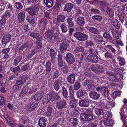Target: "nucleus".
<instances>
[{
    "instance_id": "nucleus-1",
    "label": "nucleus",
    "mask_w": 127,
    "mask_h": 127,
    "mask_svg": "<svg viewBox=\"0 0 127 127\" xmlns=\"http://www.w3.org/2000/svg\"><path fill=\"white\" fill-rule=\"evenodd\" d=\"M83 86L85 87L88 90L90 91L94 90L96 88V86L91 80L87 79L83 82Z\"/></svg>"
},
{
    "instance_id": "nucleus-2",
    "label": "nucleus",
    "mask_w": 127,
    "mask_h": 127,
    "mask_svg": "<svg viewBox=\"0 0 127 127\" xmlns=\"http://www.w3.org/2000/svg\"><path fill=\"white\" fill-rule=\"evenodd\" d=\"M39 10V6L37 5H35L27 8L26 10V11L29 13L31 15L33 16L36 15Z\"/></svg>"
},
{
    "instance_id": "nucleus-3",
    "label": "nucleus",
    "mask_w": 127,
    "mask_h": 127,
    "mask_svg": "<svg viewBox=\"0 0 127 127\" xmlns=\"http://www.w3.org/2000/svg\"><path fill=\"white\" fill-rule=\"evenodd\" d=\"M74 36L78 40L83 41L87 40L88 38V36L86 34L80 32H77L74 34Z\"/></svg>"
},
{
    "instance_id": "nucleus-4",
    "label": "nucleus",
    "mask_w": 127,
    "mask_h": 127,
    "mask_svg": "<svg viewBox=\"0 0 127 127\" xmlns=\"http://www.w3.org/2000/svg\"><path fill=\"white\" fill-rule=\"evenodd\" d=\"M69 42V41L66 39H63L61 41L60 48V51L64 53L66 51Z\"/></svg>"
},
{
    "instance_id": "nucleus-5",
    "label": "nucleus",
    "mask_w": 127,
    "mask_h": 127,
    "mask_svg": "<svg viewBox=\"0 0 127 127\" xmlns=\"http://www.w3.org/2000/svg\"><path fill=\"white\" fill-rule=\"evenodd\" d=\"M91 68L93 71L98 74L103 73L104 72L103 67L97 64L92 65Z\"/></svg>"
},
{
    "instance_id": "nucleus-6",
    "label": "nucleus",
    "mask_w": 127,
    "mask_h": 127,
    "mask_svg": "<svg viewBox=\"0 0 127 127\" xmlns=\"http://www.w3.org/2000/svg\"><path fill=\"white\" fill-rule=\"evenodd\" d=\"M109 80L111 81L118 82L121 81L123 78L122 75L120 74L116 75L114 74L110 75L109 77Z\"/></svg>"
},
{
    "instance_id": "nucleus-7",
    "label": "nucleus",
    "mask_w": 127,
    "mask_h": 127,
    "mask_svg": "<svg viewBox=\"0 0 127 127\" xmlns=\"http://www.w3.org/2000/svg\"><path fill=\"white\" fill-rule=\"evenodd\" d=\"M65 59L67 63L68 64H72L75 62V57L73 54L71 53H68L66 54Z\"/></svg>"
},
{
    "instance_id": "nucleus-8",
    "label": "nucleus",
    "mask_w": 127,
    "mask_h": 127,
    "mask_svg": "<svg viewBox=\"0 0 127 127\" xmlns=\"http://www.w3.org/2000/svg\"><path fill=\"white\" fill-rule=\"evenodd\" d=\"M99 58L96 55H93V54H90L88 56L87 59L89 61L94 63H97L99 61Z\"/></svg>"
},
{
    "instance_id": "nucleus-9",
    "label": "nucleus",
    "mask_w": 127,
    "mask_h": 127,
    "mask_svg": "<svg viewBox=\"0 0 127 127\" xmlns=\"http://www.w3.org/2000/svg\"><path fill=\"white\" fill-rule=\"evenodd\" d=\"M37 103L33 102L31 103L25 107L26 110L28 111H32L34 110L38 106Z\"/></svg>"
},
{
    "instance_id": "nucleus-10",
    "label": "nucleus",
    "mask_w": 127,
    "mask_h": 127,
    "mask_svg": "<svg viewBox=\"0 0 127 127\" xmlns=\"http://www.w3.org/2000/svg\"><path fill=\"white\" fill-rule=\"evenodd\" d=\"M61 78H59L54 83L53 86L55 90L57 91L61 88V84L62 82Z\"/></svg>"
},
{
    "instance_id": "nucleus-11",
    "label": "nucleus",
    "mask_w": 127,
    "mask_h": 127,
    "mask_svg": "<svg viewBox=\"0 0 127 127\" xmlns=\"http://www.w3.org/2000/svg\"><path fill=\"white\" fill-rule=\"evenodd\" d=\"M78 104L81 107H87L89 106L90 102L88 100L81 99L79 100Z\"/></svg>"
},
{
    "instance_id": "nucleus-12",
    "label": "nucleus",
    "mask_w": 127,
    "mask_h": 127,
    "mask_svg": "<svg viewBox=\"0 0 127 127\" xmlns=\"http://www.w3.org/2000/svg\"><path fill=\"white\" fill-rule=\"evenodd\" d=\"M73 7V5L72 4L70 3H66L64 7L63 11L68 13L70 12Z\"/></svg>"
},
{
    "instance_id": "nucleus-13",
    "label": "nucleus",
    "mask_w": 127,
    "mask_h": 127,
    "mask_svg": "<svg viewBox=\"0 0 127 127\" xmlns=\"http://www.w3.org/2000/svg\"><path fill=\"white\" fill-rule=\"evenodd\" d=\"M54 29L52 28V30H48L45 33V36L47 37L48 39L50 40L52 39L54 33L53 30Z\"/></svg>"
},
{
    "instance_id": "nucleus-14",
    "label": "nucleus",
    "mask_w": 127,
    "mask_h": 127,
    "mask_svg": "<svg viewBox=\"0 0 127 127\" xmlns=\"http://www.w3.org/2000/svg\"><path fill=\"white\" fill-rule=\"evenodd\" d=\"M50 54L51 58L50 60L52 63H54L55 61V58L56 56V52L53 49L51 48L50 50Z\"/></svg>"
},
{
    "instance_id": "nucleus-15",
    "label": "nucleus",
    "mask_w": 127,
    "mask_h": 127,
    "mask_svg": "<svg viewBox=\"0 0 127 127\" xmlns=\"http://www.w3.org/2000/svg\"><path fill=\"white\" fill-rule=\"evenodd\" d=\"M53 96V95L51 94H48L46 95L42 100L43 104H47L49 102Z\"/></svg>"
},
{
    "instance_id": "nucleus-16",
    "label": "nucleus",
    "mask_w": 127,
    "mask_h": 127,
    "mask_svg": "<svg viewBox=\"0 0 127 127\" xmlns=\"http://www.w3.org/2000/svg\"><path fill=\"white\" fill-rule=\"evenodd\" d=\"M66 105V103L64 100L59 101L56 103L57 107L59 109L65 108Z\"/></svg>"
},
{
    "instance_id": "nucleus-17",
    "label": "nucleus",
    "mask_w": 127,
    "mask_h": 127,
    "mask_svg": "<svg viewBox=\"0 0 127 127\" xmlns=\"http://www.w3.org/2000/svg\"><path fill=\"white\" fill-rule=\"evenodd\" d=\"M75 21L80 26H83L85 23L84 18L81 16H79L77 18H75Z\"/></svg>"
},
{
    "instance_id": "nucleus-18",
    "label": "nucleus",
    "mask_w": 127,
    "mask_h": 127,
    "mask_svg": "<svg viewBox=\"0 0 127 127\" xmlns=\"http://www.w3.org/2000/svg\"><path fill=\"white\" fill-rule=\"evenodd\" d=\"M33 43V40L28 41L26 43L23 44L20 47V49L23 50L25 48L28 47L30 48L32 47Z\"/></svg>"
},
{
    "instance_id": "nucleus-19",
    "label": "nucleus",
    "mask_w": 127,
    "mask_h": 127,
    "mask_svg": "<svg viewBox=\"0 0 127 127\" xmlns=\"http://www.w3.org/2000/svg\"><path fill=\"white\" fill-rule=\"evenodd\" d=\"M76 74L71 73L67 77V82L70 84H73L75 81V77Z\"/></svg>"
},
{
    "instance_id": "nucleus-20",
    "label": "nucleus",
    "mask_w": 127,
    "mask_h": 127,
    "mask_svg": "<svg viewBox=\"0 0 127 127\" xmlns=\"http://www.w3.org/2000/svg\"><path fill=\"white\" fill-rule=\"evenodd\" d=\"M11 37V35L9 34L4 35L2 38L1 41L2 44H4L9 42L10 40Z\"/></svg>"
},
{
    "instance_id": "nucleus-21",
    "label": "nucleus",
    "mask_w": 127,
    "mask_h": 127,
    "mask_svg": "<svg viewBox=\"0 0 127 127\" xmlns=\"http://www.w3.org/2000/svg\"><path fill=\"white\" fill-rule=\"evenodd\" d=\"M30 35L33 38H36L37 40H42L43 38L41 35L39 33L32 32L30 33Z\"/></svg>"
},
{
    "instance_id": "nucleus-22",
    "label": "nucleus",
    "mask_w": 127,
    "mask_h": 127,
    "mask_svg": "<svg viewBox=\"0 0 127 127\" xmlns=\"http://www.w3.org/2000/svg\"><path fill=\"white\" fill-rule=\"evenodd\" d=\"M101 92L102 95L105 96H108L110 94L109 90L106 87L104 86L101 87Z\"/></svg>"
},
{
    "instance_id": "nucleus-23",
    "label": "nucleus",
    "mask_w": 127,
    "mask_h": 127,
    "mask_svg": "<svg viewBox=\"0 0 127 127\" xmlns=\"http://www.w3.org/2000/svg\"><path fill=\"white\" fill-rule=\"evenodd\" d=\"M89 95L91 98L95 99L98 100L100 97V95L96 92H91L89 94Z\"/></svg>"
},
{
    "instance_id": "nucleus-24",
    "label": "nucleus",
    "mask_w": 127,
    "mask_h": 127,
    "mask_svg": "<svg viewBox=\"0 0 127 127\" xmlns=\"http://www.w3.org/2000/svg\"><path fill=\"white\" fill-rule=\"evenodd\" d=\"M46 120L44 117L41 118L39 120L38 125L40 127H44L46 126Z\"/></svg>"
},
{
    "instance_id": "nucleus-25",
    "label": "nucleus",
    "mask_w": 127,
    "mask_h": 127,
    "mask_svg": "<svg viewBox=\"0 0 127 127\" xmlns=\"http://www.w3.org/2000/svg\"><path fill=\"white\" fill-rule=\"evenodd\" d=\"M63 56L61 53H59L58 55V61L59 66L62 67L63 66Z\"/></svg>"
},
{
    "instance_id": "nucleus-26",
    "label": "nucleus",
    "mask_w": 127,
    "mask_h": 127,
    "mask_svg": "<svg viewBox=\"0 0 127 127\" xmlns=\"http://www.w3.org/2000/svg\"><path fill=\"white\" fill-rule=\"evenodd\" d=\"M53 1L54 0H44V3L48 8H50L53 6Z\"/></svg>"
},
{
    "instance_id": "nucleus-27",
    "label": "nucleus",
    "mask_w": 127,
    "mask_h": 127,
    "mask_svg": "<svg viewBox=\"0 0 127 127\" xmlns=\"http://www.w3.org/2000/svg\"><path fill=\"white\" fill-rule=\"evenodd\" d=\"M114 121L111 119H107L103 121V124L107 126H111L113 124Z\"/></svg>"
},
{
    "instance_id": "nucleus-28",
    "label": "nucleus",
    "mask_w": 127,
    "mask_h": 127,
    "mask_svg": "<svg viewBox=\"0 0 127 127\" xmlns=\"http://www.w3.org/2000/svg\"><path fill=\"white\" fill-rule=\"evenodd\" d=\"M10 49L8 48L6 49H3L2 50L1 52L2 54H4V56L3 57V58L5 59L9 57V55H8V53L10 51Z\"/></svg>"
},
{
    "instance_id": "nucleus-29",
    "label": "nucleus",
    "mask_w": 127,
    "mask_h": 127,
    "mask_svg": "<svg viewBox=\"0 0 127 127\" xmlns=\"http://www.w3.org/2000/svg\"><path fill=\"white\" fill-rule=\"evenodd\" d=\"M26 81L24 78L23 77L21 78L19 80H17L16 81L15 84L21 86H22Z\"/></svg>"
},
{
    "instance_id": "nucleus-30",
    "label": "nucleus",
    "mask_w": 127,
    "mask_h": 127,
    "mask_svg": "<svg viewBox=\"0 0 127 127\" xmlns=\"http://www.w3.org/2000/svg\"><path fill=\"white\" fill-rule=\"evenodd\" d=\"M89 31L94 34H98L99 31L98 29L93 27H89L88 28Z\"/></svg>"
},
{
    "instance_id": "nucleus-31",
    "label": "nucleus",
    "mask_w": 127,
    "mask_h": 127,
    "mask_svg": "<svg viewBox=\"0 0 127 127\" xmlns=\"http://www.w3.org/2000/svg\"><path fill=\"white\" fill-rule=\"evenodd\" d=\"M25 16L24 12H21L18 14V19L19 22H21L24 21Z\"/></svg>"
},
{
    "instance_id": "nucleus-32",
    "label": "nucleus",
    "mask_w": 127,
    "mask_h": 127,
    "mask_svg": "<svg viewBox=\"0 0 127 127\" xmlns=\"http://www.w3.org/2000/svg\"><path fill=\"white\" fill-rule=\"evenodd\" d=\"M67 22L68 24V27L71 28L74 26V23L72 18L68 17L67 19Z\"/></svg>"
},
{
    "instance_id": "nucleus-33",
    "label": "nucleus",
    "mask_w": 127,
    "mask_h": 127,
    "mask_svg": "<svg viewBox=\"0 0 127 127\" xmlns=\"http://www.w3.org/2000/svg\"><path fill=\"white\" fill-rule=\"evenodd\" d=\"M106 12L107 14L111 17H113L114 15V13L112 9L109 7H107L106 10Z\"/></svg>"
},
{
    "instance_id": "nucleus-34",
    "label": "nucleus",
    "mask_w": 127,
    "mask_h": 127,
    "mask_svg": "<svg viewBox=\"0 0 127 127\" xmlns=\"http://www.w3.org/2000/svg\"><path fill=\"white\" fill-rule=\"evenodd\" d=\"M107 104L106 105V107L107 109H109L110 108L114 107L115 106V102L113 100L110 102L109 101H107Z\"/></svg>"
},
{
    "instance_id": "nucleus-35",
    "label": "nucleus",
    "mask_w": 127,
    "mask_h": 127,
    "mask_svg": "<svg viewBox=\"0 0 127 127\" xmlns=\"http://www.w3.org/2000/svg\"><path fill=\"white\" fill-rule=\"evenodd\" d=\"M94 39L96 41L102 42L103 41V37L100 35H94Z\"/></svg>"
},
{
    "instance_id": "nucleus-36",
    "label": "nucleus",
    "mask_w": 127,
    "mask_h": 127,
    "mask_svg": "<svg viewBox=\"0 0 127 127\" xmlns=\"http://www.w3.org/2000/svg\"><path fill=\"white\" fill-rule=\"evenodd\" d=\"M53 109L50 106H49L47 107L46 111V114L47 116H50L52 112Z\"/></svg>"
},
{
    "instance_id": "nucleus-37",
    "label": "nucleus",
    "mask_w": 127,
    "mask_h": 127,
    "mask_svg": "<svg viewBox=\"0 0 127 127\" xmlns=\"http://www.w3.org/2000/svg\"><path fill=\"white\" fill-rule=\"evenodd\" d=\"M65 16L62 14L59 15L57 17V19L58 21L62 22H64L65 20Z\"/></svg>"
},
{
    "instance_id": "nucleus-38",
    "label": "nucleus",
    "mask_w": 127,
    "mask_h": 127,
    "mask_svg": "<svg viewBox=\"0 0 127 127\" xmlns=\"http://www.w3.org/2000/svg\"><path fill=\"white\" fill-rule=\"evenodd\" d=\"M51 62L50 61H48L46 63V71L48 73L50 72L51 71Z\"/></svg>"
},
{
    "instance_id": "nucleus-39",
    "label": "nucleus",
    "mask_w": 127,
    "mask_h": 127,
    "mask_svg": "<svg viewBox=\"0 0 127 127\" xmlns=\"http://www.w3.org/2000/svg\"><path fill=\"white\" fill-rule=\"evenodd\" d=\"M83 47L76 45L75 49L74 50V51L75 53H79L80 52H82L83 51Z\"/></svg>"
},
{
    "instance_id": "nucleus-40",
    "label": "nucleus",
    "mask_w": 127,
    "mask_h": 127,
    "mask_svg": "<svg viewBox=\"0 0 127 127\" xmlns=\"http://www.w3.org/2000/svg\"><path fill=\"white\" fill-rule=\"evenodd\" d=\"M81 86V85L80 83L78 82H77L74 84L73 86L74 90L75 91H77L80 88Z\"/></svg>"
},
{
    "instance_id": "nucleus-41",
    "label": "nucleus",
    "mask_w": 127,
    "mask_h": 127,
    "mask_svg": "<svg viewBox=\"0 0 127 127\" xmlns=\"http://www.w3.org/2000/svg\"><path fill=\"white\" fill-rule=\"evenodd\" d=\"M95 112L97 115H103L104 114L103 110L101 109H97L95 110Z\"/></svg>"
},
{
    "instance_id": "nucleus-42",
    "label": "nucleus",
    "mask_w": 127,
    "mask_h": 127,
    "mask_svg": "<svg viewBox=\"0 0 127 127\" xmlns=\"http://www.w3.org/2000/svg\"><path fill=\"white\" fill-rule=\"evenodd\" d=\"M26 20L29 22L33 24L35 23V21L34 19L31 16H28L27 17Z\"/></svg>"
},
{
    "instance_id": "nucleus-43",
    "label": "nucleus",
    "mask_w": 127,
    "mask_h": 127,
    "mask_svg": "<svg viewBox=\"0 0 127 127\" xmlns=\"http://www.w3.org/2000/svg\"><path fill=\"white\" fill-rule=\"evenodd\" d=\"M60 28L62 32L65 33L68 31L67 27L64 24H62L60 25Z\"/></svg>"
},
{
    "instance_id": "nucleus-44",
    "label": "nucleus",
    "mask_w": 127,
    "mask_h": 127,
    "mask_svg": "<svg viewBox=\"0 0 127 127\" xmlns=\"http://www.w3.org/2000/svg\"><path fill=\"white\" fill-rule=\"evenodd\" d=\"M103 36L105 39L109 40H112V38L110 34L108 32H104L103 34Z\"/></svg>"
},
{
    "instance_id": "nucleus-45",
    "label": "nucleus",
    "mask_w": 127,
    "mask_h": 127,
    "mask_svg": "<svg viewBox=\"0 0 127 127\" xmlns=\"http://www.w3.org/2000/svg\"><path fill=\"white\" fill-rule=\"evenodd\" d=\"M77 104V102L76 101L71 100L69 104L71 108H75L76 107Z\"/></svg>"
},
{
    "instance_id": "nucleus-46",
    "label": "nucleus",
    "mask_w": 127,
    "mask_h": 127,
    "mask_svg": "<svg viewBox=\"0 0 127 127\" xmlns=\"http://www.w3.org/2000/svg\"><path fill=\"white\" fill-rule=\"evenodd\" d=\"M34 96V98L35 100H39L41 99L42 97V95L41 93H39L35 94Z\"/></svg>"
},
{
    "instance_id": "nucleus-47",
    "label": "nucleus",
    "mask_w": 127,
    "mask_h": 127,
    "mask_svg": "<svg viewBox=\"0 0 127 127\" xmlns=\"http://www.w3.org/2000/svg\"><path fill=\"white\" fill-rule=\"evenodd\" d=\"M60 74V73L59 70L56 69V70H55V71L54 73L53 76L52 77V79L54 80L56 78L58 77L59 76Z\"/></svg>"
},
{
    "instance_id": "nucleus-48",
    "label": "nucleus",
    "mask_w": 127,
    "mask_h": 127,
    "mask_svg": "<svg viewBox=\"0 0 127 127\" xmlns=\"http://www.w3.org/2000/svg\"><path fill=\"white\" fill-rule=\"evenodd\" d=\"M93 19L95 20L101 21L102 19V17L99 15H95L92 16Z\"/></svg>"
},
{
    "instance_id": "nucleus-49",
    "label": "nucleus",
    "mask_w": 127,
    "mask_h": 127,
    "mask_svg": "<svg viewBox=\"0 0 127 127\" xmlns=\"http://www.w3.org/2000/svg\"><path fill=\"white\" fill-rule=\"evenodd\" d=\"M84 93L82 90H79L77 92L76 95L78 97H82L84 95Z\"/></svg>"
},
{
    "instance_id": "nucleus-50",
    "label": "nucleus",
    "mask_w": 127,
    "mask_h": 127,
    "mask_svg": "<svg viewBox=\"0 0 127 127\" xmlns=\"http://www.w3.org/2000/svg\"><path fill=\"white\" fill-rule=\"evenodd\" d=\"M62 94L65 97H67L68 95V92L66 88L64 87H62Z\"/></svg>"
},
{
    "instance_id": "nucleus-51",
    "label": "nucleus",
    "mask_w": 127,
    "mask_h": 127,
    "mask_svg": "<svg viewBox=\"0 0 127 127\" xmlns=\"http://www.w3.org/2000/svg\"><path fill=\"white\" fill-rule=\"evenodd\" d=\"M42 40H37L36 41V43L37 45V49L38 50H40L41 48V47H42V43L40 42Z\"/></svg>"
},
{
    "instance_id": "nucleus-52",
    "label": "nucleus",
    "mask_w": 127,
    "mask_h": 127,
    "mask_svg": "<svg viewBox=\"0 0 127 127\" xmlns=\"http://www.w3.org/2000/svg\"><path fill=\"white\" fill-rule=\"evenodd\" d=\"M105 51L104 56L106 58H112V55L108 52L107 50H104Z\"/></svg>"
},
{
    "instance_id": "nucleus-53",
    "label": "nucleus",
    "mask_w": 127,
    "mask_h": 127,
    "mask_svg": "<svg viewBox=\"0 0 127 127\" xmlns=\"http://www.w3.org/2000/svg\"><path fill=\"white\" fill-rule=\"evenodd\" d=\"M21 86H19L15 84L13 86V90L15 92H17L21 89Z\"/></svg>"
},
{
    "instance_id": "nucleus-54",
    "label": "nucleus",
    "mask_w": 127,
    "mask_h": 127,
    "mask_svg": "<svg viewBox=\"0 0 127 127\" xmlns=\"http://www.w3.org/2000/svg\"><path fill=\"white\" fill-rule=\"evenodd\" d=\"M7 19L4 17H2V18L0 20V25L3 27L4 25H5L6 23V20Z\"/></svg>"
},
{
    "instance_id": "nucleus-55",
    "label": "nucleus",
    "mask_w": 127,
    "mask_h": 127,
    "mask_svg": "<svg viewBox=\"0 0 127 127\" xmlns=\"http://www.w3.org/2000/svg\"><path fill=\"white\" fill-rule=\"evenodd\" d=\"M99 5L101 7H105L108 6V3L104 1H99Z\"/></svg>"
},
{
    "instance_id": "nucleus-56",
    "label": "nucleus",
    "mask_w": 127,
    "mask_h": 127,
    "mask_svg": "<svg viewBox=\"0 0 127 127\" xmlns=\"http://www.w3.org/2000/svg\"><path fill=\"white\" fill-rule=\"evenodd\" d=\"M106 47L110 50L112 53H115L116 52V51L115 49L111 45H107L106 46Z\"/></svg>"
},
{
    "instance_id": "nucleus-57",
    "label": "nucleus",
    "mask_w": 127,
    "mask_h": 127,
    "mask_svg": "<svg viewBox=\"0 0 127 127\" xmlns=\"http://www.w3.org/2000/svg\"><path fill=\"white\" fill-rule=\"evenodd\" d=\"M5 104V101L3 97L0 95V105H4Z\"/></svg>"
},
{
    "instance_id": "nucleus-58",
    "label": "nucleus",
    "mask_w": 127,
    "mask_h": 127,
    "mask_svg": "<svg viewBox=\"0 0 127 127\" xmlns=\"http://www.w3.org/2000/svg\"><path fill=\"white\" fill-rule=\"evenodd\" d=\"M22 91L20 92V94H26L28 91V89L27 87L26 86L23 87L22 89Z\"/></svg>"
},
{
    "instance_id": "nucleus-59",
    "label": "nucleus",
    "mask_w": 127,
    "mask_h": 127,
    "mask_svg": "<svg viewBox=\"0 0 127 127\" xmlns=\"http://www.w3.org/2000/svg\"><path fill=\"white\" fill-rule=\"evenodd\" d=\"M85 44L87 46H92L94 45V43L91 40H87Z\"/></svg>"
},
{
    "instance_id": "nucleus-60",
    "label": "nucleus",
    "mask_w": 127,
    "mask_h": 127,
    "mask_svg": "<svg viewBox=\"0 0 127 127\" xmlns=\"http://www.w3.org/2000/svg\"><path fill=\"white\" fill-rule=\"evenodd\" d=\"M72 119V124L73 126H76L78 124V119L76 118H73Z\"/></svg>"
},
{
    "instance_id": "nucleus-61",
    "label": "nucleus",
    "mask_w": 127,
    "mask_h": 127,
    "mask_svg": "<svg viewBox=\"0 0 127 127\" xmlns=\"http://www.w3.org/2000/svg\"><path fill=\"white\" fill-rule=\"evenodd\" d=\"M16 8L19 10L21 9L22 8V6L21 4L19 2H16L15 4Z\"/></svg>"
},
{
    "instance_id": "nucleus-62",
    "label": "nucleus",
    "mask_w": 127,
    "mask_h": 127,
    "mask_svg": "<svg viewBox=\"0 0 127 127\" xmlns=\"http://www.w3.org/2000/svg\"><path fill=\"white\" fill-rule=\"evenodd\" d=\"M29 68V65L28 64H26L25 65H23L21 68L22 70L25 71L28 70Z\"/></svg>"
},
{
    "instance_id": "nucleus-63",
    "label": "nucleus",
    "mask_w": 127,
    "mask_h": 127,
    "mask_svg": "<svg viewBox=\"0 0 127 127\" xmlns=\"http://www.w3.org/2000/svg\"><path fill=\"white\" fill-rule=\"evenodd\" d=\"M53 98L54 100H59L61 99L60 96L58 95L57 93L54 94Z\"/></svg>"
},
{
    "instance_id": "nucleus-64",
    "label": "nucleus",
    "mask_w": 127,
    "mask_h": 127,
    "mask_svg": "<svg viewBox=\"0 0 127 127\" xmlns=\"http://www.w3.org/2000/svg\"><path fill=\"white\" fill-rule=\"evenodd\" d=\"M97 124L95 123H91L87 125L86 127H96Z\"/></svg>"
}]
</instances>
